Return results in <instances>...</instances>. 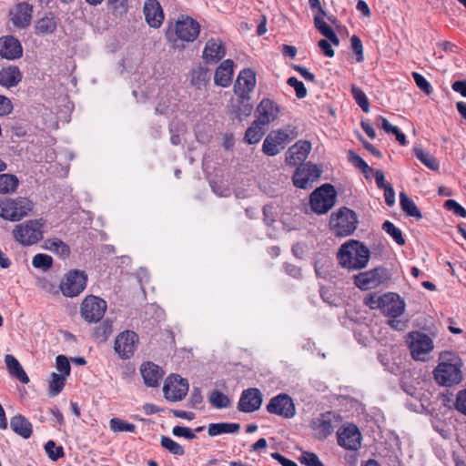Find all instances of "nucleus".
Here are the masks:
<instances>
[{
	"label": "nucleus",
	"instance_id": "4c0bfd02",
	"mask_svg": "<svg viewBox=\"0 0 466 466\" xmlns=\"http://www.w3.org/2000/svg\"><path fill=\"white\" fill-rule=\"evenodd\" d=\"M314 24L316 28L320 32L322 35H324L332 45L339 46V39L335 34L334 30L328 25L322 18L316 15L314 17Z\"/></svg>",
	"mask_w": 466,
	"mask_h": 466
},
{
	"label": "nucleus",
	"instance_id": "f8f14e48",
	"mask_svg": "<svg viewBox=\"0 0 466 466\" xmlns=\"http://www.w3.org/2000/svg\"><path fill=\"white\" fill-rule=\"evenodd\" d=\"M107 305L103 299L88 295L81 303V316L90 323L98 322L105 315Z\"/></svg>",
	"mask_w": 466,
	"mask_h": 466
},
{
	"label": "nucleus",
	"instance_id": "1a4fd4ad",
	"mask_svg": "<svg viewBox=\"0 0 466 466\" xmlns=\"http://www.w3.org/2000/svg\"><path fill=\"white\" fill-rule=\"evenodd\" d=\"M189 384L187 379L178 374L168 375L163 386V394L167 400L177 402L182 400L187 394Z\"/></svg>",
	"mask_w": 466,
	"mask_h": 466
},
{
	"label": "nucleus",
	"instance_id": "aec40b11",
	"mask_svg": "<svg viewBox=\"0 0 466 466\" xmlns=\"http://www.w3.org/2000/svg\"><path fill=\"white\" fill-rule=\"evenodd\" d=\"M406 304L400 295L393 292L383 294L381 313L386 317H401L405 312Z\"/></svg>",
	"mask_w": 466,
	"mask_h": 466
},
{
	"label": "nucleus",
	"instance_id": "4be33fe9",
	"mask_svg": "<svg viewBox=\"0 0 466 466\" xmlns=\"http://www.w3.org/2000/svg\"><path fill=\"white\" fill-rule=\"evenodd\" d=\"M261 391L257 388H249L241 393L238 409L246 413H251L258 410L262 404Z\"/></svg>",
	"mask_w": 466,
	"mask_h": 466
},
{
	"label": "nucleus",
	"instance_id": "774afa93",
	"mask_svg": "<svg viewBox=\"0 0 466 466\" xmlns=\"http://www.w3.org/2000/svg\"><path fill=\"white\" fill-rule=\"evenodd\" d=\"M203 402V396L198 388H194L188 399V406L195 409Z\"/></svg>",
	"mask_w": 466,
	"mask_h": 466
},
{
	"label": "nucleus",
	"instance_id": "20e7f679",
	"mask_svg": "<svg viewBox=\"0 0 466 466\" xmlns=\"http://www.w3.org/2000/svg\"><path fill=\"white\" fill-rule=\"evenodd\" d=\"M358 224L356 213L346 207L332 213L329 218L330 230L337 237L350 236L356 230Z\"/></svg>",
	"mask_w": 466,
	"mask_h": 466
},
{
	"label": "nucleus",
	"instance_id": "473e14b6",
	"mask_svg": "<svg viewBox=\"0 0 466 466\" xmlns=\"http://www.w3.org/2000/svg\"><path fill=\"white\" fill-rule=\"evenodd\" d=\"M5 362L9 374L12 377L19 380L22 383L27 384L29 382V378L25 372L19 361L10 354L5 355Z\"/></svg>",
	"mask_w": 466,
	"mask_h": 466
},
{
	"label": "nucleus",
	"instance_id": "e2e57ef3",
	"mask_svg": "<svg viewBox=\"0 0 466 466\" xmlns=\"http://www.w3.org/2000/svg\"><path fill=\"white\" fill-rule=\"evenodd\" d=\"M383 295L369 294L364 299V304L370 309H381Z\"/></svg>",
	"mask_w": 466,
	"mask_h": 466
},
{
	"label": "nucleus",
	"instance_id": "6e6d98bb",
	"mask_svg": "<svg viewBox=\"0 0 466 466\" xmlns=\"http://www.w3.org/2000/svg\"><path fill=\"white\" fill-rule=\"evenodd\" d=\"M53 258L46 254H37L33 258L32 264L36 268L47 270L52 267Z\"/></svg>",
	"mask_w": 466,
	"mask_h": 466
},
{
	"label": "nucleus",
	"instance_id": "6ab92c4d",
	"mask_svg": "<svg viewBox=\"0 0 466 466\" xmlns=\"http://www.w3.org/2000/svg\"><path fill=\"white\" fill-rule=\"evenodd\" d=\"M338 416L333 412H325L313 419L310 427L319 440L327 439L334 431L333 423L337 421Z\"/></svg>",
	"mask_w": 466,
	"mask_h": 466
},
{
	"label": "nucleus",
	"instance_id": "412c9836",
	"mask_svg": "<svg viewBox=\"0 0 466 466\" xmlns=\"http://www.w3.org/2000/svg\"><path fill=\"white\" fill-rule=\"evenodd\" d=\"M311 150V143L308 140H299L286 152L287 165L295 167L303 165Z\"/></svg>",
	"mask_w": 466,
	"mask_h": 466
},
{
	"label": "nucleus",
	"instance_id": "7c9ffc66",
	"mask_svg": "<svg viewBox=\"0 0 466 466\" xmlns=\"http://www.w3.org/2000/svg\"><path fill=\"white\" fill-rule=\"evenodd\" d=\"M22 79V74L15 66H9L0 70V85L5 87H13L18 85Z\"/></svg>",
	"mask_w": 466,
	"mask_h": 466
},
{
	"label": "nucleus",
	"instance_id": "9d476101",
	"mask_svg": "<svg viewBox=\"0 0 466 466\" xmlns=\"http://www.w3.org/2000/svg\"><path fill=\"white\" fill-rule=\"evenodd\" d=\"M388 270L378 267L354 276V284L361 290L376 289L389 280Z\"/></svg>",
	"mask_w": 466,
	"mask_h": 466
},
{
	"label": "nucleus",
	"instance_id": "c756f323",
	"mask_svg": "<svg viewBox=\"0 0 466 466\" xmlns=\"http://www.w3.org/2000/svg\"><path fill=\"white\" fill-rule=\"evenodd\" d=\"M10 427L12 431L24 439H28L32 435V423L23 415L17 414L11 418Z\"/></svg>",
	"mask_w": 466,
	"mask_h": 466
},
{
	"label": "nucleus",
	"instance_id": "bb28decb",
	"mask_svg": "<svg viewBox=\"0 0 466 466\" xmlns=\"http://www.w3.org/2000/svg\"><path fill=\"white\" fill-rule=\"evenodd\" d=\"M140 373L144 380V383L147 387L156 388L159 386V382L164 376V370L154 362L147 361L141 365Z\"/></svg>",
	"mask_w": 466,
	"mask_h": 466
},
{
	"label": "nucleus",
	"instance_id": "49530a36",
	"mask_svg": "<svg viewBox=\"0 0 466 466\" xmlns=\"http://www.w3.org/2000/svg\"><path fill=\"white\" fill-rule=\"evenodd\" d=\"M208 79L209 76L207 68L198 66L191 72V83L198 88L205 86Z\"/></svg>",
	"mask_w": 466,
	"mask_h": 466
},
{
	"label": "nucleus",
	"instance_id": "8fccbe9b",
	"mask_svg": "<svg viewBox=\"0 0 466 466\" xmlns=\"http://www.w3.org/2000/svg\"><path fill=\"white\" fill-rule=\"evenodd\" d=\"M161 446L174 455L182 456L185 453L184 448L179 443L167 436L161 437Z\"/></svg>",
	"mask_w": 466,
	"mask_h": 466
},
{
	"label": "nucleus",
	"instance_id": "423d86ee",
	"mask_svg": "<svg viewBox=\"0 0 466 466\" xmlns=\"http://www.w3.org/2000/svg\"><path fill=\"white\" fill-rule=\"evenodd\" d=\"M43 218L30 219L25 223L16 225L13 229V237L15 241L23 246H31L43 238Z\"/></svg>",
	"mask_w": 466,
	"mask_h": 466
},
{
	"label": "nucleus",
	"instance_id": "c9c22d12",
	"mask_svg": "<svg viewBox=\"0 0 466 466\" xmlns=\"http://www.w3.org/2000/svg\"><path fill=\"white\" fill-rule=\"evenodd\" d=\"M19 186V180L13 174H0V194L7 195L15 193Z\"/></svg>",
	"mask_w": 466,
	"mask_h": 466
},
{
	"label": "nucleus",
	"instance_id": "bf43d9fd",
	"mask_svg": "<svg viewBox=\"0 0 466 466\" xmlns=\"http://www.w3.org/2000/svg\"><path fill=\"white\" fill-rule=\"evenodd\" d=\"M56 368L61 372V375H65L66 377L70 374V363L68 359L64 355H58L56 360Z\"/></svg>",
	"mask_w": 466,
	"mask_h": 466
},
{
	"label": "nucleus",
	"instance_id": "ddd939ff",
	"mask_svg": "<svg viewBox=\"0 0 466 466\" xmlns=\"http://www.w3.org/2000/svg\"><path fill=\"white\" fill-rule=\"evenodd\" d=\"M267 411L285 419H291L296 415V407L293 400L286 393H280L267 404Z\"/></svg>",
	"mask_w": 466,
	"mask_h": 466
},
{
	"label": "nucleus",
	"instance_id": "9b49d317",
	"mask_svg": "<svg viewBox=\"0 0 466 466\" xmlns=\"http://www.w3.org/2000/svg\"><path fill=\"white\" fill-rule=\"evenodd\" d=\"M407 343L412 358L416 360L425 361L427 355L433 350L432 339L427 334L419 331L409 333Z\"/></svg>",
	"mask_w": 466,
	"mask_h": 466
},
{
	"label": "nucleus",
	"instance_id": "864d4df0",
	"mask_svg": "<svg viewBox=\"0 0 466 466\" xmlns=\"http://www.w3.org/2000/svg\"><path fill=\"white\" fill-rule=\"evenodd\" d=\"M351 93L356 103L360 106V107H361V109L365 113L370 112V105L365 93L360 87H357L355 85L351 86Z\"/></svg>",
	"mask_w": 466,
	"mask_h": 466
},
{
	"label": "nucleus",
	"instance_id": "393cba45",
	"mask_svg": "<svg viewBox=\"0 0 466 466\" xmlns=\"http://www.w3.org/2000/svg\"><path fill=\"white\" fill-rule=\"evenodd\" d=\"M33 6L26 2L18 3L11 10V20L15 26L19 28L27 27L32 20Z\"/></svg>",
	"mask_w": 466,
	"mask_h": 466
},
{
	"label": "nucleus",
	"instance_id": "0eeeda50",
	"mask_svg": "<svg viewBox=\"0 0 466 466\" xmlns=\"http://www.w3.org/2000/svg\"><path fill=\"white\" fill-rule=\"evenodd\" d=\"M86 283L87 275L85 271L71 269L63 277L59 289L64 296L74 298L85 290Z\"/></svg>",
	"mask_w": 466,
	"mask_h": 466
},
{
	"label": "nucleus",
	"instance_id": "a211bd4d",
	"mask_svg": "<svg viewBox=\"0 0 466 466\" xmlns=\"http://www.w3.org/2000/svg\"><path fill=\"white\" fill-rule=\"evenodd\" d=\"M256 86V73L251 68H244L237 77L234 92L239 98L250 99Z\"/></svg>",
	"mask_w": 466,
	"mask_h": 466
},
{
	"label": "nucleus",
	"instance_id": "3c124183",
	"mask_svg": "<svg viewBox=\"0 0 466 466\" xmlns=\"http://www.w3.org/2000/svg\"><path fill=\"white\" fill-rule=\"evenodd\" d=\"M110 430L114 432H134L136 426L132 423L126 422L119 418H113L109 421Z\"/></svg>",
	"mask_w": 466,
	"mask_h": 466
},
{
	"label": "nucleus",
	"instance_id": "4468645a",
	"mask_svg": "<svg viewBox=\"0 0 466 466\" xmlns=\"http://www.w3.org/2000/svg\"><path fill=\"white\" fill-rule=\"evenodd\" d=\"M137 343V334L133 330H125L116 336L114 350L121 359L127 360L133 356Z\"/></svg>",
	"mask_w": 466,
	"mask_h": 466
},
{
	"label": "nucleus",
	"instance_id": "2eb2a0df",
	"mask_svg": "<svg viewBox=\"0 0 466 466\" xmlns=\"http://www.w3.org/2000/svg\"><path fill=\"white\" fill-rule=\"evenodd\" d=\"M322 170L317 165L306 163L299 167L293 175V184L299 188L311 187L312 183L317 180Z\"/></svg>",
	"mask_w": 466,
	"mask_h": 466
},
{
	"label": "nucleus",
	"instance_id": "338daca9",
	"mask_svg": "<svg viewBox=\"0 0 466 466\" xmlns=\"http://www.w3.org/2000/svg\"><path fill=\"white\" fill-rule=\"evenodd\" d=\"M300 461L301 463L307 466H324L319 457L313 452H303Z\"/></svg>",
	"mask_w": 466,
	"mask_h": 466
},
{
	"label": "nucleus",
	"instance_id": "58836bf2",
	"mask_svg": "<svg viewBox=\"0 0 466 466\" xmlns=\"http://www.w3.org/2000/svg\"><path fill=\"white\" fill-rule=\"evenodd\" d=\"M314 24L316 28L320 32L322 35H324L332 45L339 46V39L335 34L334 30L328 25L322 18L316 15L314 17Z\"/></svg>",
	"mask_w": 466,
	"mask_h": 466
},
{
	"label": "nucleus",
	"instance_id": "f704fd0d",
	"mask_svg": "<svg viewBox=\"0 0 466 466\" xmlns=\"http://www.w3.org/2000/svg\"><path fill=\"white\" fill-rule=\"evenodd\" d=\"M400 208L407 216L415 218L417 220H420L422 218V215L415 202L410 198L405 192L400 193Z\"/></svg>",
	"mask_w": 466,
	"mask_h": 466
},
{
	"label": "nucleus",
	"instance_id": "7ed1b4c3",
	"mask_svg": "<svg viewBox=\"0 0 466 466\" xmlns=\"http://www.w3.org/2000/svg\"><path fill=\"white\" fill-rule=\"evenodd\" d=\"M299 136L298 127L293 124L270 131L262 145V151L269 157L277 156L288 144Z\"/></svg>",
	"mask_w": 466,
	"mask_h": 466
},
{
	"label": "nucleus",
	"instance_id": "13d9d810",
	"mask_svg": "<svg viewBox=\"0 0 466 466\" xmlns=\"http://www.w3.org/2000/svg\"><path fill=\"white\" fill-rule=\"evenodd\" d=\"M412 77L417 85V86L424 92L426 95H431L432 93V87L431 84L427 81V79L417 72L412 73Z\"/></svg>",
	"mask_w": 466,
	"mask_h": 466
},
{
	"label": "nucleus",
	"instance_id": "f257e3e1",
	"mask_svg": "<svg viewBox=\"0 0 466 466\" xmlns=\"http://www.w3.org/2000/svg\"><path fill=\"white\" fill-rule=\"evenodd\" d=\"M336 257L341 268L348 270H360L368 266L370 250L362 242L350 239L340 246Z\"/></svg>",
	"mask_w": 466,
	"mask_h": 466
},
{
	"label": "nucleus",
	"instance_id": "dca6fc26",
	"mask_svg": "<svg viewBox=\"0 0 466 466\" xmlns=\"http://www.w3.org/2000/svg\"><path fill=\"white\" fill-rule=\"evenodd\" d=\"M338 444L350 451H357L361 445V434L354 424H345L337 431Z\"/></svg>",
	"mask_w": 466,
	"mask_h": 466
},
{
	"label": "nucleus",
	"instance_id": "cd10ccee",
	"mask_svg": "<svg viewBox=\"0 0 466 466\" xmlns=\"http://www.w3.org/2000/svg\"><path fill=\"white\" fill-rule=\"evenodd\" d=\"M226 54V48L219 39H209L203 50V59L206 63L216 64L221 60Z\"/></svg>",
	"mask_w": 466,
	"mask_h": 466
},
{
	"label": "nucleus",
	"instance_id": "052dcab7",
	"mask_svg": "<svg viewBox=\"0 0 466 466\" xmlns=\"http://www.w3.org/2000/svg\"><path fill=\"white\" fill-rule=\"evenodd\" d=\"M288 85L292 86L296 91V96L298 98H303L307 96V89L304 84L298 80L296 77L291 76L287 81Z\"/></svg>",
	"mask_w": 466,
	"mask_h": 466
},
{
	"label": "nucleus",
	"instance_id": "72a5a7b5",
	"mask_svg": "<svg viewBox=\"0 0 466 466\" xmlns=\"http://www.w3.org/2000/svg\"><path fill=\"white\" fill-rule=\"evenodd\" d=\"M240 424L230 422L210 423L208 427L209 436H217L224 433H238Z\"/></svg>",
	"mask_w": 466,
	"mask_h": 466
},
{
	"label": "nucleus",
	"instance_id": "b1692460",
	"mask_svg": "<svg viewBox=\"0 0 466 466\" xmlns=\"http://www.w3.org/2000/svg\"><path fill=\"white\" fill-rule=\"evenodd\" d=\"M23 55L21 43L13 35L0 37V56L8 60L20 58Z\"/></svg>",
	"mask_w": 466,
	"mask_h": 466
},
{
	"label": "nucleus",
	"instance_id": "f03ea898",
	"mask_svg": "<svg viewBox=\"0 0 466 466\" xmlns=\"http://www.w3.org/2000/svg\"><path fill=\"white\" fill-rule=\"evenodd\" d=\"M462 361L453 352H443L440 356V361L433 370L435 381L442 387H452L460 384L463 380L461 371Z\"/></svg>",
	"mask_w": 466,
	"mask_h": 466
},
{
	"label": "nucleus",
	"instance_id": "4d7b16f0",
	"mask_svg": "<svg viewBox=\"0 0 466 466\" xmlns=\"http://www.w3.org/2000/svg\"><path fill=\"white\" fill-rule=\"evenodd\" d=\"M348 154L350 162L360 169L364 174L371 171V168L369 167V165L353 150H349Z\"/></svg>",
	"mask_w": 466,
	"mask_h": 466
},
{
	"label": "nucleus",
	"instance_id": "a18cd8bd",
	"mask_svg": "<svg viewBox=\"0 0 466 466\" xmlns=\"http://www.w3.org/2000/svg\"><path fill=\"white\" fill-rule=\"evenodd\" d=\"M210 404L216 409H225L230 405L229 398L219 390H213L208 397Z\"/></svg>",
	"mask_w": 466,
	"mask_h": 466
},
{
	"label": "nucleus",
	"instance_id": "ea45409f",
	"mask_svg": "<svg viewBox=\"0 0 466 466\" xmlns=\"http://www.w3.org/2000/svg\"><path fill=\"white\" fill-rule=\"evenodd\" d=\"M314 24L316 28L320 32L322 35H324L332 45L339 46V39L335 34L334 30L328 25L322 18L316 15L314 17Z\"/></svg>",
	"mask_w": 466,
	"mask_h": 466
},
{
	"label": "nucleus",
	"instance_id": "e433bc0d",
	"mask_svg": "<svg viewBox=\"0 0 466 466\" xmlns=\"http://www.w3.org/2000/svg\"><path fill=\"white\" fill-rule=\"evenodd\" d=\"M264 127V125L254 120L245 133V141L250 145L258 143L265 134Z\"/></svg>",
	"mask_w": 466,
	"mask_h": 466
},
{
	"label": "nucleus",
	"instance_id": "a878e982",
	"mask_svg": "<svg viewBox=\"0 0 466 466\" xmlns=\"http://www.w3.org/2000/svg\"><path fill=\"white\" fill-rule=\"evenodd\" d=\"M145 19L149 26L158 28L163 23L164 14L157 0H147L143 8Z\"/></svg>",
	"mask_w": 466,
	"mask_h": 466
},
{
	"label": "nucleus",
	"instance_id": "a19ab883",
	"mask_svg": "<svg viewBox=\"0 0 466 466\" xmlns=\"http://www.w3.org/2000/svg\"><path fill=\"white\" fill-rule=\"evenodd\" d=\"M314 24L316 28L320 32L322 35H324L332 45L339 46V39L335 34L334 30L328 25L322 18L316 15L314 17Z\"/></svg>",
	"mask_w": 466,
	"mask_h": 466
},
{
	"label": "nucleus",
	"instance_id": "69168bd1",
	"mask_svg": "<svg viewBox=\"0 0 466 466\" xmlns=\"http://www.w3.org/2000/svg\"><path fill=\"white\" fill-rule=\"evenodd\" d=\"M444 207L448 210L452 211L457 216L466 218V209L463 207H461L457 201L453 199H448L445 201Z\"/></svg>",
	"mask_w": 466,
	"mask_h": 466
},
{
	"label": "nucleus",
	"instance_id": "603ef678",
	"mask_svg": "<svg viewBox=\"0 0 466 466\" xmlns=\"http://www.w3.org/2000/svg\"><path fill=\"white\" fill-rule=\"evenodd\" d=\"M45 451L48 458L54 461H57L60 458H63L65 455L63 447L56 446L54 441H48L45 444Z\"/></svg>",
	"mask_w": 466,
	"mask_h": 466
},
{
	"label": "nucleus",
	"instance_id": "39448f33",
	"mask_svg": "<svg viewBox=\"0 0 466 466\" xmlns=\"http://www.w3.org/2000/svg\"><path fill=\"white\" fill-rule=\"evenodd\" d=\"M34 208V203L27 198L0 199V218L9 221H20L26 217Z\"/></svg>",
	"mask_w": 466,
	"mask_h": 466
},
{
	"label": "nucleus",
	"instance_id": "c03bdc74",
	"mask_svg": "<svg viewBox=\"0 0 466 466\" xmlns=\"http://www.w3.org/2000/svg\"><path fill=\"white\" fill-rule=\"evenodd\" d=\"M413 151L416 157L428 168L433 171L439 169V162L430 152L423 150L421 147H414Z\"/></svg>",
	"mask_w": 466,
	"mask_h": 466
},
{
	"label": "nucleus",
	"instance_id": "c85d7f7f",
	"mask_svg": "<svg viewBox=\"0 0 466 466\" xmlns=\"http://www.w3.org/2000/svg\"><path fill=\"white\" fill-rule=\"evenodd\" d=\"M234 62L231 59L223 61L216 69L214 81L215 84L223 87L228 86L233 76Z\"/></svg>",
	"mask_w": 466,
	"mask_h": 466
},
{
	"label": "nucleus",
	"instance_id": "f3484780",
	"mask_svg": "<svg viewBox=\"0 0 466 466\" xmlns=\"http://www.w3.org/2000/svg\"><path fill=\"white\" fill-rule=\"evenodd\" d=\"M176 36L185 42H193L199 35V24L189 16L182 15L174 25Z\"/></svg>",
	"mask_w": 466,
	"mask_h": 466
},
{
	"label": "nucleus",
	"instance_id": "37998d69",
	"mask_svg": "<svg viewBox=\"0 0 466 466\" xmlns=\"http://www.w3.org/2000/svg\"><path fill=\"white\" fill-rule=\"evenodd\" d=\"M45 247L46 249L64 258L68 257L70 254L69 246L59 238H55L46 240Z\"/></svg>",
	"mask_w": 466,
	"mask_h": 466
},
{
	"label": "nucleus",
	"instance_id": "0e129e2a",
	"mask_svg": "<svg viewBox=\"0 0 466 466\" xmlns=\"http://www.w3.org/2000/svg\"><path fill=\"white\" fill-rule=\"evenodd\" d=\"M454 408L458 412L466 416V389L457 393Z\"/></svg>",
	"mask_w": 466,
	"mask_h": 466
},
{
	"label": "nucleus",
	"instance_id": "2f4dec72",
	"mask_svg": "<svg viewBox=\"0 0 466 466\" xmlns=\"http://www.w3.org/2000/svg\"><path fill=\"white\" fill-rule=\"evenodd\" d=\"M57 27V21L54 14L48 13L38 19L35 25V33L39 35L53 34Z\"/></svg>",
	"mask_w": 466,
	"mask_h": 466
},
{
	"label": "nucleus",
	"instance_id": "5701e85b",
	"mask_svg": "<svg viewBox=\"0 0 466 466\" xmlns=\"http://www.w3.org/2000/svg\"><path fill=\"white\" fill-rule=\"evenodd\" d=\"M279 106L269 98H263L257 107L256 121L268 126L278 118Z\"/></svg>",
	"mask_w": 466,
	"mask_h": 466
},
{
	"label": "nucleus",
	"instance_id": "680f3d73",
	"mask_svg": "<svg viewBox=\"0 0 466 466\" xmlns=\"http://www.w3.org/2000/svg\"><path fill=\"white\" fill-rule=\"evenodd\" d=\"M351 47L356 55L357 62H362L364 60L363 46L359 36L352 35L350 38Z\"/></svg>",
	"mask_w": 466,
	"mask_h": 466
},
{
	"label": "nucleus",
	"instance_id": "09e8293b",
	"mask_svg": "<svg viewBox=\"0 0 466 466\" xmlns=\"http://www.w3.org/2000/svg\"><path fill=\"white\" fill-rule=\"evenodd\" d=\"M382 229L388 233L398 245L402 246L405 244V239L402 236L401 230L395 227L390 221L386 220L382 224Z\"/></svg>",
	"mask_w": 466,
	"mask_h": 466
},
{
	"label": "nucleus",
	"instance_id": "79ce46f5",
	"mask_svg": "<svg viewBox=\"0 0 466 466\" xmlns=\"http://www.w3.org/2000/svg\"><path fill=\"white\" fill-rule=\"evenodd\" d=\"M314 24L316 28L320 32L322 35H324L332 45L339 46V39L335 34L334 30L328 25L322 18L316 15L314 17Z\"/></svg>",
	"mask_w": 466,
	"mask_h": 466
},
{
	"label": "nucleus",
	"instance_id": "5fc2aeb1",
	"mask_svg": "<svg viewBox=\"0 0 466 466\" xmlns=\"http://www.w3.org/2000/svg\"><path fill=\"white\" fill-rule=\"evenodd\" d=\"M252 111L253 106L249 102V99L238 97V106L235 109L237 117L242 119L243 117L250 116Z\"/></svg>",
	"mask_w": 466,
	"mask_h": 466
},
{
	"label": "nucleus",
	"instance_id": "de8ad7c7",
	"mask_svg": "<svg viewBox=\"0 0 466 466\" xmlns=\"http://www.w3.org/2000/svg\"><path fill=\"white\" fill-rule=\"evenodd\" d=\"M66 377L65 375L53 372L49 381V394L57 395L64 388Z\"/></svg>",
	"mask_w": 466,
	"mask_h": 466
},
{
	"label": "nucleus",
	"instance_id": "6e6552de",
	"mask_svg": "<svg viewBox=\"0 0 466 466\" xmlns=\"http://www.w3.org/2000/svg\"><path fill=\"white\" fill-rule=\"evenodd\" d=\"M336 191L334 187L324 184L310 195V206L317 214H325L335 205Z\"/></svg>",
	"mask_w": 466,
	"mask_h": 466
}]
</instances>
